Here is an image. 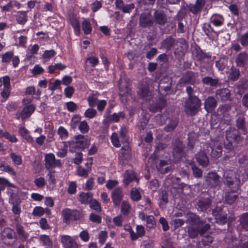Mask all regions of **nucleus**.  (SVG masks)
Instances as JSON below:
<instances>
[{
    "instance_id": "obj_49",
    "label": "nucleus",
    "mask_w": 248,
    "mask_h": 248,
    "mask_svg": "<svg viewBox=\"0 0 248 248\" xmlns=\"http://www.w3.org/2000/svg\"><path fill=\"white\" fill-rule=\"evenodd\" d=\"M78 129L82 135L89 132L90 127L86 120H83L79 123L78 125Z\"/></svg>"
},
{
    "instance_id": "obj_15",
    "label": "nucleus",
    "mask_w": 248,
    "mask_h": 248,
    "mask_svg": "<svg viewBox=\"0 0 248 248\" xmlns=\"http://www.w3.org/2000/svg\"><path fill=\"white\" fill-rule=\"evenodd\" d=\"M115 5L117 9L121 10L124 14H130L135 8L134 3L125 4L123 0H115Z\"/></svg>"
},
{
    "instance_id": "obj_10",
    "label": "nucleus",
    "mask_w": 248,
    "mask_h": 248,
    "mask_svg": "<svg viewBox=\"0 0 248 248\" xmlns=\"http://www.w3.org/2000/svg\"><path fill=\"white\" fill-rule=\"evenodd\" d=\"M226 137L228 141L233 142L235 144H237L242 140L240 132L234 127L226 130Z\"/></svg>"
},
{
    "instance_id": "obj_38",
    "label": "nucleus",
    "mask_w": 248,
    "mask_h": 248,
    "mask_svg": "<svg viewBox=\"0 0 248 248\" xmlns=\"http://www.w3.org/2000/svg\"><path fill=\"white\" fill-rule=\"evenodd\" d=\"M236 126L238 129L242 130L244 134L247 133V128L245 118L244 116H240L236 120Z\"/></svg>"
},
{
    "instance_id": "obj_32",
    "label": "nucleus",
    "mask_w": 248,
    "mask_h": 248,
    "mask_svg": "<svg viewBox=\"0 0 248 248\" xmlns=\"http://www.w3.org/2000/svg\"><path fill=\"white\" fill-rule=\"evenodd\" d=\"M16 230L19 238L22 240L25 241L28 239L29 234L25 232L24 227L20 224L17 223L16 225Z\"/></svg>"
},
{
    "instance_id": "obj_51",
    "label": "nucleus",
    "mask_w": 248,
    "mask_h": 248,
    "mask_svg": "<svg viewBox=\"0 0 248 248\" xmlns=\"http://www.w3.org/2000/svg\"><path fill=\"white\" fill-rule=\"evenodd\" d=\"M130 197L132 201L138 202L141 199V196L138 189L136 187H134L131 190Z\"/></svg>"
},
{
    "instance_id": "obj_58",
    "label": "nucleus",
    "mask_w": 248,
    "mask_h": 248,
    "mask_svg": "<svg viewBox=\"0 0 248 248\" xmlns=\"http://www.w3.org/2000/svg\"><path fill=\"white\" fill-rule=\"evenodd\" d=\"M193 56L196 58L197 61H202L206 58V55L203 53L201 49H195L193 52Z\"/></svg>"
},
{
    "instance_id": "obj_16",
    "label": "nucleus",
    "mask_w": 248,
    "mask_h": 248,
    "mask_svg": "<svg viewBox=\"0 0 248 248\" xmlns=\"http://www.w3.org/2000/svg\"><path fill=\"white\" fill-rule=\"evenodd\" d=\"M205 182L208 186L213 187L219 186L221 182L219 180V176L214 172H209L205 178Z\"/></svg>"
},
{
    "instance_id": "obj_18",
    "label": "nucleus",
    "mask_w": 248,
    "mask_h": 248,
    "mask_svg": "<svg viewBox=\"0 0 248 248\" xmlns=\"http://www.w3.org/2000/svg\"><path fill=\"white\" fill-rule=\"evenodd\" d=\"M133 181H135L137 183L139 182V179L137 178V174L132 170H126L124 173L123 180L124 186H127Z\"/></svg>"
},
{
    "instance_id": "obj_37",
    "label": "nucleus",
    "mask_w": 248,
    "mask_h": 248,
    "mask_svg": "<svg viewBox=\"0 0 248 248\" xmlns=\"http://www.w3.org/2000/svg\"><path fill=\"white\" fill-rule=\"evenodd\" d=\"M203 84L210 85L212 87H217L219 82L218 78H213L211 77H205L202 79Z\"/></svg>"
},
{
    "instance_id": "obj_46",
    "label": "nucleus",
    "mask_w": 248,
    "mask_h": 248,
    "mask_svg": "<svg viewBox=\"0 0 248 248\" xmlns=\"http://www.w3.org/2000/svg\"><path fill=\"white\" fill-rule=\"evenodd\" d=\"M39 240L43 243L44 246L49 248H52L53 242L48 235L46 234L41 235L40 236Z\"/></svg>"
},
{
    "instance_id": "obj_26",
    "label": "nucleus",
    "mask_w": 248,
    "mask_h": 248,
    "mask_svg": "<svg viewBox=\"0 0 248 248\" xmlns=\"http://www.w3.org/2000/svg\"><path fill=\"white\" fill-rule=\"evenodd\" d=\"M176 43V39L171 36H169L163 40L161 43V48L165 49L169 51L174 46Z\"/></svg>"
},
{
    "instance_id": "obj_17",
    "label": "nucleus",
    "mask_w": 248,
    "mask_h": 248,
    "mask_svg": "<svg viewBox=\"0 0 248 248\" xmlns=\"http://www.w3.org/2000/svg\"><path fill=\"white\" fill-rule=\"evenodd\" d=\"M212 200L210 198H200L196 202L197 209L201 212H206L212 205Z\"/></svg>"
},
{
    "instance_id": "obj_14",
    "label": "nucleus",
    "mask_w": 248,
    "mask_h": 248,
    "mask_svg": "<svg viewBox=\"0 0 248 248\" xmlns=\"http://www.w3.org/2000/svg\"><path fill=\"white\" fill-rule=\"evenodd\" d=\"M124 193L122 188L121 187H115L111 191V198L115 206H118L123 202Z\"/></svg>"
},
{
    "instance_id": "obj_47",
    "label": "nucleus",
    "mask_w": 248,
    "mask_h": 248,
    "mask_svg": "<svg viewBox=\"0 0 248 248\" xmlns=\"http://www.w3.org/2000/svg\"><path fill=\"white\" fill-rule=\"evenodd\" d=\"M82 29L85 34H90L92 31V27L90 21L84 19L82 22Z\"/></svg>"
},
{
    "instance_id": "obj_62",
    "label": "nucleus",
    "mask_w": 248,
    "mask_h": 248,
    "mask_svg": "<svg viewBox=\"0 0 248 248\" xmlns=\"http://www.w3.org/2000/svg\"><path fill=\"white\" fill-rule=\"evenodd\" d=\"M227 60L225 58L220 59L216 62V66L220 71L223 70L226 67Z\"/></svg>"
},
{
    "instance_id": "obj_2",
    "label": "nucleus",
    "mask_w": 248,
    "mask_h": 248,
    "mask_svg": "<svg viewBox=\"0 0 248 248\" xmlns=\"http://www.w3.org/2000/svg\"><path fill=\"white\" fill-rule=\"evenodd\" d=\"M66 146L69 147V152L72 153L84 151L89 148L90 140L87 136L78 134L74 137L73 140L65 142Z\"/></svg>"
},
{
    "instance_id": "obj_12",
    "label": "nucleus",
    "mask_w": 248,
    "mask_h": 248,
    "mask_svg": "<svg viewBox=\"0 0 248 248\" xmlns=\"http://www.w3.org/2000/svg\"><path fill=\"white\" fill-rule=\"evenodd\" d=\"M11 61L14 68H16L18 66L20 62L19 58L18 56H14L13 51H8L2 54L1 57L2 62L8 63Z\"/></svg>"
},
{
    "instance_id": "obj_3",
    "label": "nucleus",
    "mask_w": 248,
    "mask_h": 248,
    "mask_svg": "<svg viewBox=\"0 0 248 248\" xmlns=\"http://www.w3.org/2000/svg\"><path fill=\"white\" fill-rule=\"evenodd\" d=\"M62 221L66 224H70L71 222L77 221L81 217V213L77 209H71L65 208L62 212Z\"/></svg>"
},
{
    "instance_id": "obj_28",
    "label": "nucleus",
    "mask_w": 248,
    "mask_h": 248,
    "mask_svg": "<svg viewBox=\"0 0 248 248\" xmlns=\"http://www.w3.org/2000/svg\"><path fill=\"white\" fill-rule=\"evenodd\" d=\"M93 199V194L91 192H81L78 196V201L82 204H89Z\"/></svg>"
},
{
    "instance_id": "obj_56",
    "label": "nucleus",
    "mask_w": 248,
    "mask_h": 248,
    "mask_svg": "<svg viewBox=\"0 0 248 248\" xmlns=\"http://www.w3.org/2000/svg\"><path fill=\"white\" fill-rule=\"evenodd\" d=\"M110 140L112 143V144L116 148H119L121 147V143L120 142L119 138L118 137V135L116 132H113L111 137Z\"/></svg>"
},
{
    "instance_id": "obj_61",
    "label": "nucleus",
    "mask_w": 248,
    "mask_h": 248,
    "mask_svg": "<svg viewBox=\"0 0 248 248\" xmlns=\"http://www.w3.org/2000/svg\"><path fill=\"white\" fill-rule=\"evenodd\" d=\"M9 203L10 204L12 205V206L20 205L21 203V201L16 194L13 193L10 196Z\"/></svg>"
},
{
    "instance_id": "obj_53",
    "label": "nucleus",
    "mask_w": 248,
    "mask_h": 248,
    "mask_svg": "<svg viewBox=\"0 0 248 248\" xmlns=\"http://www.w3.org/2000/svg\"><path fill=\"white\" fill-rule=\"evenodd\" d=\"M222 152V147L221 145H218L216 148H212L211 152V155L212 157L215 158H218L221 156Z\"/></svg>"
},
{
    "instance_id": "obj_60",
    "label": "nucleus",
    "mask_w": 248,
    "mask_h": 248,
    "mask_svg": "<svg viewBox=\"0 0 248 248\" xmlns=\"http://www.w3.org/2000/svg\"><path fill=\"white\" fill-rule=\"evenodd\" d=\"M77 174L80 177L87 178L88 176L90 170L85 169L81 166H79L77 169Z\"/></svg>"
},
{
    "instance_id": "obj_4",
    "label": "nucleus",
    "mask_w": 248,
    "mask_h": 248,
    "mask_svg": "<svg viewBox=\"0 0 248 248\" xmlns=\"http://www.w3.org/2000/svg\"><path fill=\"white\" fill-rule=\"evenodd\" d=\"M224 184L230 188L238 189L240 185V180L238 175L233 170H226L224 172Z\"/></svg>"
},
{
    "instance_id": "obj_50",
    "label": "nucleus",
    "mask_w": 248,
    "mask_h": 248,
    "mask_svg": "<svg viewBox=\"0 0 248 248\" xmlns=\"http://www.w3.org/2000/svg\"><path fill=\"white\" fill-rule=\"evenodd\" d=\"M192 170L193 176L197 178H200L202 176V171L199 168L197 167L194 163L190 164Z\"/></svg>"
},
{
    "instance_id": "obj_8",
    "label": "nucleus",
    "mask_w": 248,
    "mask_h": 248,
    "mask_svg": "<svg viewBox=\"0 0 248 248\" xmlns=\"http://www.w3.org/2000/svg\"><path fill=\"white\" fill-rule=\"evenodd\" d=\"M185 145L179 140H176L173 148L172 155L174 161H180L185 155Z\"/></svg>"
},
{
    "instance_id": "obj_21",
    "label": "nucleus",
    "mask_w": 248,
    "mask_h": 248,
    "mask_svg": "<svg viewBox=\"0 0 248 248\" xmlns=\"http://www.w3.org/2000/svg\"><path fill=\"white\" fill-rule=\"evenodd\" d=\"M161 110V108L156 106V113L160 112V113H157L156 115V123L159 124L163 125L166 123L168 119H170V115L168 111L166 110L162 113Z\"/></svg>"
},
{
    "instance_id": "obj_33",
    "label": "nucleus",
    "mask_w": 248,
    "mask_h": 248,
    "mask_svg": "<svg viewBox=\"0 0 248 248\" xmlns=\"http://www.w3.org/2000/svg\"><path fill=\"white\" fill-rule=\"evenodd\" d=\"M169 122L168 124L165 126L164 130L166 132H171L173 131L178 124V120L175 117L170 118L168 119Z\"/></svg>"
},
{
    "instance_id": "obj_29",
    "label": "nucleus",
    "mask_w": 248,
    "mask_h": 248,
    "mask_svg": "<svg viewBox=\"0 0 248 248\" xmlns=\"http://www.w3.org/2000/svg\"><path fill=\"white\" fill-rule=\"evenodd\" d=\"M217 106V101L213 96L208 97L204 102V108L207 111L214 110Z\"/></svg>"
},
{
    "instance_id": "obj_41",
    "label": "nucleus",
    "mask_w": 248,
    "mask_h": 248,
    "mask_svg": "<svg viewBox=\"0 0 248 248\" xmlns=\"http://www.w3.org/2000/svg\"><path fill=\"white\" fill-rule=\"evenodd\" d=\"M231 109L232 105L231 104H225L220 106L218 110L221 113L224 117H228L229 115L228 112Z\"/></svg>"
},
{
    "instance_id": "obj_25",
    "label": "nucleus",
    "mask_w": 248,
    "mask_h": 248,
    "mask_svg": "<svg viewBox=\"0 0 248 248\" xmlns=\"http://www.w3.org/2000/svg\"><path fill=\"white\" fill-rule=\"evenodd\" d=\"M186 222L192 225H202L205 224V221L202 219L197 214L193 213H189L187 214Z\"/></svg>"
},
{
    "instance_id": "obj_59",
    "label": "nucleus",
    "mask_w": 248,
    "mask_h": 248,
    "mask_svg": "<svg viewBox=\"0 0 248 248\" xmlns=\"http://www.w3.org/2000/svg\"><path fill=\"white\" fill-rule=\"evenodd\" d=\"M97 113V111L95 109L91 108H88L85 110L84 115L86 118L93 119L96 116Z\"/></svg>"
},
{
    "instance_id": "obj_11",
    "label": "nucleus",
    "mask_w": 248,
    "mask_h": 248,
    "mask_svg": "<svg viewBox=\"0 0 248 248\" xmlns=\"http://www.w3.org/2000/svg\"><path fill=\"white\" fill-rule=\"evenodd\" d=\"M137 93L140 98L143 99L146 102H148L150 104L151 100L153 99L152 93L150 90L149 87L147 85H144L142 83L139 88Z\"/></svg>"
},
{
    "instance_id": "obj_19",
    "label": "nucleus",
    "mask_w": 248,
    "mask_h": 248,
    "mask_svg": "<svg viewBox=\"0 0 248 248\" xmlns=\"http://www.w3.org/2000/svg\"><path fill=\"white\" fill-rule=\"evenodd\" d=\"M195 158L199 164L202 167L206 168L209 164V159L204 151L201 150L195 155Z\"/></svg>"
},
{
    "instance_id": "obj_39",
    "label": "nucleus",
    "mask_w": 248,
    "mask_h": 248,
    "mask_svg": "<svg viewBox=\"0 0 248 248\" xmlns=\"http://www.w3.org/2000/svg\"><path fill=\"white\" fill-rule=\"evenodd\" d=\"M239 222L242 228L248 231V212L243 213L240 216Z\"/></svg>"
},
{
    "instance_id": "obj_52",
    "label": "nucleus",
    "mask_w": 248,
    "mask_h": 248,
    "mask_svg": "<svg viewBox=\"0 0 248 248\" xmlns=\"http://www.w3.org/2000/svg\"><path fill=\"white\" fill-rule=\"evenodd\" d=\"M232 248H248V241L242 243L241 240H233L232 242Z\"/></svg>"
},
{
    "instance_id": "obj_57",
    "label": "nucleus",
    "mask_w": 248,
    "mask_h": 248,
    "mask_svg": "<svg viewBox=\"0 0 248 248\" xmlns=\"http://www.w3.org/2000/svg\"><path fill=\"white\" fill-rule=\"evenodd\" d=\"M167 21L166 16L163 13H156V23L164 25Z\"/></svg>"
},
{
    "instance_id": "obj_36",
    "label": "nucleus",
    "mask_w": 248,
    "mask_h": 248,
    "mask_svg": "<svg viewBox=\"0 0 248 248\" xmlns=\"http://www.w3.org/2000/svg\"><path fill=\"white\" fill-rule=\"evenodd\" d=\"M2 237L4 240L7 238L9 239H13L16 238V233L14 230L9 227L5 228L2 232Z\"/></svg>"
},
{
    "instance_id": "obj_34",
    "label": "nucleus",
    "mask_w": 248,
    "mask_h": 248,
    "mask_svg": "<svg viewBox=\"0 0 248 248\" xmlns=\"http://www.w3.org/2000/svg\"><path fill=\"white\" fill-rule=\"evenodd\" d=\"M125 117V114L124 111H120L118 113H114L108 117V120L111 123H118L120 121V118L124 119Z\"/></svg>"
},
{
    "instance_id": "obj_24",
    "label": "nucleus",
    "mask_w": 248,
    "mask_h": 248,
    "mask_svg": "<svg viewBox=\"0 0 248 248\" xmlns=\"http://www.w3.org/2000/svg\"><path fill=\"white\" fill-rule=\"evenodd\" d=\"M235 62L238 67H246L248 64V54L243 52L239 53L235 58Z\"/></svg>"
},
{
    "instance_id": "obj_7",
    "label": "nucleus",
    "mask_w": 248,
    "mask_h": 248,
    "mask_svg": "<svg viewBox=\"0 0 248 248\" xmlns=\"http://www.w3.org/2000/svg\"><path fill=\"white\" fill-rule=\"evenodd\" d=\"M172 80L168 77L163 78L159 82L158 93L162 96H166L170 93Z\"/></svg>"
},
{
    "instance_id": "obj_22",
    "label": "nucleus",
    "mask_w": 248,
    "mask_h": 248,
    "mask_svg": "<svg viewBox=\"0 0 248 248\" xmlns=\"http://www.w3.org/2000/svg\"><path fill=\"white\" fill-rule=\"evenodd\" d=\"M61 242L64 248H78L77 243L70 236L67 235L62 236Z\"/></svg>"
},
{
    "instance_id": "obj_40",
    "label": "nucleus",
    "mask_w": 248,
    "mask_h": 248,
    "mask_svg": "<svg viewBox=\"0 0 248 248\" xmlns=\"http://www.w3.org/2000/svg\"><path fill=\"white\" fill-rule=\"evenodd\" d=\"M35 110V107L33 105H30L23 108L22 110V114L24 116V118H27L31 116V115L34 112Z\"/></svg>"
},
{
    "instance_id": "obj_27",
    "label": "nucleus",
    "mask_w": 248,
    "mask_h": 248,
    "mask_svg": "<svg viewBox=\"0 0 248 248\" xmlns=\"http://www.w3.org/2000/svg\"><path fill=\"white\" fill-rule=\"evenodd\" d=\"M238 198L235 190H231L225 193L224 200L225 203L228 204L233 203Z\"/></svg>"
},
{
    "instance_id": "obj_55",
    "label": "nucleus",
    "mask_w": 248,
    "mask_h": 248,
    "mask_svg": "<svg viewBox=\"0 0 248 248\" xmlns=\"http://www.w3.org/2000/svg\"><path fill=\"white\" fill-rule=\"evenodd\" d=\"M58 134L62 140H66L69 137V133L63 126H60L57 131Z\"/></svg>"
},
{
    "instance_id": "obj_45",
    "label": "nucleus",
    "mask_w": 248,
    "mask_h": 248,
    "mask_svg": "<svg viewBox=\"0 0 248 248\" xmlns=\"http://www.w3.org/2000/svg\"><path fill=\"white\" fill-rule=\"evenodd\" d=\"M18 15L16 17V20L19 24H24L28 20L27 12L19 11Z\"/></svg>"
},
{
    "instance_id": "obj_1",
    "label": "nucleus",
    "mask_w": 248,
    "mask_h": 248,
    "mask_svg": "<svg viewBox=\"0 0 248 248\" xmlns=\"http://www.w3.org/2000/svg\"><path fill=\"white\" fill-rule=\"evenodd\" d=\"M186 91L187 94V98L184 102V111L187 115L193 116L199 111L202 105V102L197 96L194 95V89L192 87L187 86Z\"/></svg>"
},
{
    "instance_id": "obj_20",
    "label": "nucleus",
    "mask_w": 248,
    "mask_h": 248,
    "mask_svg": "<svg viewBox=\"0 0 248 248\" xmlns=\"http://www.w3.org/2000/svg\"><path fill=\"white\" fill-rule=\"evenodd\" d=\"M217 98L222 101L226 102L231 100V92L227 88L218 89L215 93Z\"/></svg>"
},
{
    "instance_id": "obj_5",
    "label": "nucleus",
    "mask_w": 248,
    "mask_h": 248,
    "mask_svg": "<svg viewBox=\"0 0 248 248\" xmlns=\"http://www.w3.org/2000/svg\"><path fill=\"white\" fill-rule=\"evenodd\" d=\"M209 224H205L202 227L194 226L193 225L188 226L187 232L189 238L194 239L198 237L199 235H203L210 228Z\"/></svg>"
},
{
    "instance_id": "obj_30",
    "label": "nucleus",
    "mask_w": 248,
    "mask_h": 248,
    "mask_svg": "<svg viewBox=\"0 0 248 248\" xmlns=\"http://www.w3.org/2000/svg\"><path fill=\"white\" fill-rule=\"evenodd\" d=\"M240 75V70L237 68L232 66L229 73L228 79L231 81H235L239 78Z\"/></svg>"
},
{
    "instance_id": "obj_23",
    "label": "nucleus",
    "mask_w": 248,
    "mask_h": 248,
    "mask_svg": "<svg viewBox=\"0 0 248 248\" xmlns=\"http://www.w3.org/2000/svg\"><path fill=\"white\" fill-rule=\"evenodd\" d=\"M153 23L154 21L150 14L146 13L141 14L139 19V24L141 27L143 28L150 27L153 25Z\"/></svg>"
},
{
    "instance_id": "obj_43",
    "label": "nucleus",
    "mask_w": 248,
    "mask_h": 248,
    "mask_svg": "<svg viewBox=\"0 0 248 248\" xmlns=\"http://www.w3.org/2000/svg\"><path fill=\"white\" fill-rule=\"evenodd\" d=\"M172 169L171 165L167 166V162L165 161H161L158 170L161 173H166Z\"/></svg>"
},
{
    "instance_id": "obj_54",
    "label": "nucleus",
    "mask_w": 248,
    "mask_h": 248,
    "mask_svg": "<svg viewBox=\"0 0 248 248\" xmlns=\"http://www.w3.org/2000/svg\"><path fill=\"white\" fill-rule=\"evenodd\" d=\"M0 170L6 172L9 174L13 176L16 175V172L15 171L13 168L11 167L8 165H5L3 163L0 164Z\"/></svg>"
},
{
    "instance_id": "obj_6",
    "label": "nucleus",
    "mask_w": 248,
    "mask_h": 248,
    "mask_svg": "<svg viewBox=\"0 0 248 248\" xmlns=\"http://www.w3.org/2000/svg\"><path fill=\"white\" fill-rule=\"evenodd\" d=\"M197 73L193 71L187 70L183 73L179 79V84L181 87L187 85H194L196 82Z\"/></svg>"
},
{
    "instance_id": "obj_35",
    "label": "nucleus",
    "mask_w": 248,
    "mask_h": 248,
    "mask_svg": "<svg viewBox=\"0 0 248 248\" xmlns=\"http://www.w3.org/2000/svg\"><path fill=\"white\" fill-rule=\"evenodd\" d=\"M70 24L74 29L75 34L78 36L80 34V27L79 20L75 17L70 19Z\"/></svg>"
},
{
    "instance_id": "obj_31",
    "label": "nucleus",
    "mask_w": 248,
    "mask_h": 248,
    "mask_svg": "<svg viewBox=\"0 0 248 248\" xmlns=\"http://www.w3.org/2000/svg\"><path fill=\"white\" fill-rule=\"evenodd\" d=\"M154 37L153 34L152 37H150L149 38V40H150V42L148 44V45L145 46L144 47V49L145 50H148V49L151 48L150 51H148L146 55V58L150 60L152 59L153 57L155 55V48L151 47L153 45L152 40H154Z\"/></svg>"
},
{
    "instance_id": "obj_48",
    "label": "nucleus",
    "mask_w": 248,
    "mask_h": 248,
    "mask_svg": "<svg viewBox=\"0 0 248 248\" xmlns=\"http://www.w3.org/2000/svg\"><path fill=\"white\" fill-rule=\"evenodd\" d=\"M130 209L131 206L127 201H123L122 202L121 212L124 216H127L130 212Z\"/></svg>"
},
{
    "instance_id": "obj_64",
    "label": "nucleus",
    "mask_w": 248,
    "mask_h": 248,
    "mask_svg": "<svg viewBox=\"0 0 248 248\" xmlns=\"http://www.w3.org/2000/svg\"><path fill=\"white\" fill-rule=\"evenodd\" d=\"M34 185L38 188H43L46 185V181L44 177H40L36 178L34 180Z\"/></svg>"
},
{
    "instance_id": "obj_42",
    "label": "nucleus",
    "mask_w": 248,
    "mask_h": 248,
    "mask_svg": "<svg viewBox=\"0 0 248 248\" xmlns=\"http://www.w3.org/2000/svg\"><path fill=\"white\" fill-rule=\"evenodd\" d=\"M81 117L79 114H75L71 119L70 125L73 129H75L81 122Z\"/></svg>"
},
{
    "instance_id": "obj_13",
    "label": "nucleus",
    "mask_w": 248,
    "mask_h": 248,
    "mask_svg": "<svg viewBox=\"0 0 248 248\" xmlns=\"http://www.w3.org/2000/svg\"><path fill=\"white\" fill-rule=\"evenodd\" d=\"M178 42L180 44V46H178L175 49L174 54L178 59H180L185 55L188 49V46L184 38L179 39Z\"/></svg>"
},
{
    "instance_id": "obj_44",
    "label": "nucleus",
    "mask_w": 248,
    "mask_h": 248,
    "mask_svg": "<svg viewBox=\"0 0 248 248\" xmlns=\"http://www.w3.org/2000/svg\"><path fill=\"white\" fill-rule=\"evenodd\" d=\"M127 129L125 126L124 125L121 127L119 132L122 143H127L128 141V138L127 136Z\"/></svg>"
},
{
    "instance_id": "obj_9",
    "label": "nucleus",
    "mask_w": 248,
    "mask_h": 248,
    "mask_svg": "<svg viewBox=\"0 0 248 248\" xmlns=\"http://www.w3.org/2000/svg\"><path fill=\"white\" fill-rule=\"evenodd\" d=\"M45 167L47 170L54 169L62 166L60 159H57L53 153L46 154L45 156Z\"/></svg>"
},
{
    "instance_id": "obj_63",
    "label": "nucleus",
    "mask_w": 248,
    "mask_h": 248,
    "mask_svg": "<svg viewBox=\"0 0 248 248\" xmlns=\"http://www.w3.org/2000/svg\"><path fill=\"white\" fill-rule=\"evenodd\" d=\"M10 156L15 164L20 165L22 164V157L21 155H17L15 153H12Z\"/></svg>"
}]
</instances>
